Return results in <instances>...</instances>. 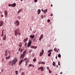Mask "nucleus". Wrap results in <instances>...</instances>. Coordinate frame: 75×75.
Masks as SVG:
<instances>
[{
  "instance_id": "f257e3e1",
  "label": "nucleus",
  "mask_w": 75,
  "mask_h": 75,
  "mask_svg": "<svg viewBox=\"0 0 75 75\" xmlns=\"http://www.w3.org/2000/svg\"><path fill=\"white\" fill-rule=\"evenodd\" d=\"M18 31H20V29H18V28L16 29V30H14V32L15 33V35L16 37L17 36L18 33V35H21L20 33L18 32Z\"/></svg>"
},
{
  "instance_id": "f03ea898",
  "label": "nucleus",
  "mask_w": 75,
  "mask_h": 75,
  "mask_svg": "<svg viewBox=\"0 0 75 75\" xmlns=\"http://www.w3.org/2000/svg\"><path fill=\"white\" fill-rule=\"evenodd\" d=\"M17 57H15L13 59L12 61V66L13 65V64L14 65H16V63L17 62Z\"/></svg>"
},
{
  "instance_id": "7ed1b4c3",
  "label": "nucleus",
  "mask_w": 75,
  "mask_h": 75,
  "mask_svg": "<svg viewBox=\"0 0 75 75\" xmlns=\"http://www.w3.org/2000/svg\"><path fill=\"white\" fill-rule=\"evenodd\" d=\"M8 53H9V55H10V51H9L8 52V50H6L5 52V55L6 57H7V56L8 55Z\"/></svg>"
},
{
  "instance_id": "20e7f679",
  "label": "nucleus",
  "mask_w": 75,
  "mask_h": 75,
  "mask_svg": "<svg viewBox=\"0 0 75 75\" xmlns=\"http://www.w3.org/2000/svg\"><path fill=\"white\" fill-rule=\"evenodd\" d=\"M8 6L9 7H16V3H14L13 4H9Z\"/></svg>"
},
{
  "instance_id": "39448f33",
  "label": "nucleus",
  "mask_w": 75,
  "mask_h": 75,
  "mask_svg": "<svg viewBox=\"0 0 75 75\" xmlns=\"http://www.w3.org/2000/svg\"><path fill=\"white\" fill-rule=\"evenodd\" d=\"M44 50H42V52H40V57H41V56L42 55V54H44Z\"/></svg>"
},
{
  "instance_id": "423d86ee",
  "label": "nucleus",
  "mask_w": 75,
  "mask_h": 75,
  "mask_svg": "<svg viewBox=\"0 0 75 75\" xmlns=\"http://www.w3.org/2000/svg\"><path fill=\"white\" fill-rule=\"evenodd\" d=\"M5 16V17H7V15L8 14V12L7 11H5L4 12Z\"/></svg>"
},
{
  "instance_id": "0eeeda50",
  "label": "nucleus",
  "mask_w": 75,
  "mask_h": 75,
  "mask_svg": "<svg viewBox=\"0 0 75 75\" xmlns=\"http://www.w3.org/2000/svg\"><path fill=\"white\" fill-rule=\"evenodd\" d=\"M4 24V22L3 21H0V27L1 26H3V24Z\"/></svg>"
},
{
  "instance_id": "6e6552de",
  "label": "nucleus",
  "mask_w": 75,
  "mask_h": 75,
  "mask_svg": "<svg viewBox=\"0 0 75 75\" xmlns=\"http://www.w3.org/2000/svg\"><path fill=\"white\" fill-rule=\"evenodd\" d=\"M16 24L17 25H18L20 24V22L18 21L17 20L16 21Z\"/></svg>"
},
{
  "instance_id": "1a4fd4ad",
  "label": "nucleus",
  "mask_w": 75,
  "mask_h": 75,
  "mask_svg": "<svg viewBox=\"0 0 75 75\" xmlns=\"http://www.w3.org/2000/svg\"><path fill=\"white\" fill-rule=\"evenodd\" d=\"M25 56V55H24V54H22L21 56L20 59H21L22 58V59H23V58H24Z\"/></svg>"
},
{
  "instance_id": "9d476101",
  "label": "nucleus",
  "mask_w": 75,
  "mask_h": 75,
  "mask_svg": "<svg viewBox=\"0 0 75 75\" xmlns=\"http://www.w3.org/2000/svg\"><path fill=\"white\" fill-rule=\"evenodd\" d=\"M6 35H4V36L3 38V40H4V41H5V40H6Z\"/></svg>"
},
{
  "instance_id": "9b49d317",
  "label": "nucleus",
  "mask_w": 75,
  "mask_h": 75,
  "mask_svg": "<svg viewBox=\"0 0 75 75\" xmlns=\"http://www.w3.org/2000/svg\"><path fill=\"white\" fill-rule=\"evenodd\" d=\"M28 62H29V60L28 59L27 61L25 62V65H27Z\"/></svg>"
},
{
  "instance_id": "f8f14e48",
  "label": "nucleus",
  "mask_w": 75,
  "mask_h": 75,
  "mask_svg": "<svg viewBox=\"0 0 75 75\" xmlns=\"http://www.w3.org/2000/svg\"><path fill=\"white\" fill-rule=\"evenodd\" d=\"M28 40V38H27L26 39H24V40L23 41L24 42H25Z\"/></svg>"
},
{
  "instance_id": "ddd939ff",
  "label": "nucleus",
  "mask_w": 75,
  "mask_h": 75,
  "mask_svg": "<svg viewBox=\"0 0 75 75\" xmlns=\"http://www.w3.org/2000/svg\"><path fill=\"white\" fill-rule=\"evenodd\" d=\"M27 51L26 50H25L24 52H23V54H22L23 55H25V54H26V52Z\"/></svg>"
},
{
  "instance_id": "4468645a",
  "label": "nucleus",
  "mask_w": 75,
  "mask_h": 75,
  "mask_svg": "<svg viewBox=\"0 0 75 75\" xmlns=\"http://www.w3.org/2000/svg\"><path fill=\"white\" fill-rule=\"evenodd\" d=\"M31 43H32V41L30 40L28 42V44H30V45H31Z\"/></svg>"
},
{
  "instance_id": "2eb2a0df",
  "label": "nucleus",
  "mask_w": 75,
  "mask_h": 75,
  "mask_svg": "<svg viewBox=\"0 0 75 75\" xmlns=\"http://www.w3.org/2000/svg\"><path fill=\"white\" fill-rule=\"evenodd\" d=\"M23 59H22V60L20 61L19 63V65H21V63L23 62Z\"/></svg>"
},
{
  "instance_id": "dca6fc26",
  "label": "nucleus",
  "mask_w": 75,
  "mask_h": 75,
  "mask_svg": "<svg viewBox=\"0 0 75 75\" xmlns=\"http://www.w3.org/2000/svg\"><path fill=\"white\" fill-rule=\"evenodd\" d=\"M38 12V14H40V13H41V10H40V9H39Z\"/></svg>"
},
{
  "instance_id": "f3484780",
  "label": "nucleus",
  "mask_w": 75,
  "mask_h": 75,
  "mask_svg": "<svg viewBox=\"0 0 75 75\" xmlns=\"http://www.w3.org/2000/svg\"><path fill=\"white\" fill-rule=\"evenodd\" d=\"M40 69H42L41 71H43V70H44V67H43L42 66L41 67H40Z\"/></svg>"
},
{
  "instance_id": "a211bd4d",
  "label": "nucleus",
  "mask_w": 75,
  "mask_h": 75,
  "mask_svg": "<svg viewBox=\"0 0 75 75\" xmlns=\"http://www.w3.org/2000/svg\"><path fill=\"white\" fill-rule=\"evenodd\" d=\"M10 58V56H9L8 57H6V60H7V59H9V58Z\"/></svg>"
},
{
  "instance_id": "6ab92c4d",
  "label": "nucleus",
  "mask_w": 75,
  "mask_h": 75,
  "mask_svg": "<svg viewBox=\"0 0 75 75\" xmlns=\"http://www.w3.org/2000/svg\"><path fill=\"white\" fill-rule=\"evenodd\" d=\"M52 50H49L48 51V53H50V52H52Z\"/></svg>"
},
{
  "instance_id": "aec40b11",
  "label": "nucleus",
  "mask_w": 75,
  "mask_h": 75,
  "mask_svg": "<svg viewBox=\"0 0 75 75\" xmlns=\"http://www.w3.org/2000/svg\"><path fill=\"white\" fill-rule=\"evenodd\" d=\"M30 37L31 38H34V35L31 36V35H30Z\"/></svg>"
},
{
  "instance_id": "412c9836",
  "label": "nucleus",
  "mask_w": 75,
  "mask_h": 75,
  "mask_svg": "<svg viewBox=\"0 0 75 75\" xmlns=\"http://www.w3.org/2000/svg\"><path fill=\"white\" fill-rule=\"evenodd\" d=\"M47 9H46V10L43 11H44V12L45 14H46V12H45V11H46V12H47Z\"/></svg>"
},
{
  "instance_id": "4be33fe9",
  "label": "nucleus",
  "mask_w": 75,
  "mask_h": 75,
  "mask_svg": "<svg viewBox=\"0 0 75 75\" xmlns=\"http://www.w3.org/2000/svg\"><path fill=\"white\" fill-rule=\"evenodd\" d=\"M51 55V52H50L48 54V55L49 57H50Z\"/></svg>"
},
{
  "instance_id": "5701e85b",
  "label": "nucleus",
  "mask_w": 75,
  "mask_h": 75,
  "mask_svg": "<svg viewBox=\"0 0 75 75\" xmlns=\"http://www.w3.org/2000/svg\"><path fill=\"white\" fill-rule=\"evenodd\" d=\"M53 66H54V67H55V62H53Z\"/></svg>"
},
{
  "instance_id": "b1692460",
  "label": "nucleus",
  "mask_w": 75,
  "mask_h": 75,
  "mask_svg": "<svg viewBox=\"0 0 75 75\" xmlns=\"http://www.w3.org/2000/svg\"><path fill=\"white\" fill-rule=\"evenodd\" d=\"M25 47H27V42H26L25 43Z\"/></svg>"
},
{
  "instance_id": "393cba45",
  "label": "nucleus",
  "mask_w": 75,
  "mask_h": 75,
  "mask_svg": "<svg viewBox=\"0 0 75 75\" xmlns=\"http://www.w3.org/2000/svg\"><path fill=\"white\" fill-rule=\"evenodd\" d=\"M42 64H43L44 65L45 64V62H41Z\"/></svg>"
},
{
  "instance_id": "a878e982",
  "label": "nucleus",
  "mask_w": 75,
  "mask_h": 75,
  "mask_svg": "<svg viewBox=\"0 0 75 75\" xmlns=\"http://www.w3.org/2000/svg\"><path fill=\"white\" fill-rule=\"evenodd\" d=\"M30 46H31V45H30L29 44H28V45H27L28 48H29V47H30Z\"/></svg>"
},
{
  "instance_id": "bb28decb",
  "label": "nucleus",
  "mask_w": 75,
  "mask_h": 75,
  "mask_svg": "<svg viewBox=\"0 0 75 75\" xmlns=\"http://www.w3.org/2000/svg\"><path fill=\"white\" fill-rule=\"evenodd\" d=\"M19 46L20 47H21V46H22V44L20 43L19 45Z\"/></svg>"
},
{
  "instance_id": "cd10ccee",
  "label": "nucleus",
  "mask_w": 75,
  "mask_h": 75,
  "mask_svg": "<svg viewBox=\"0 0 75 75\" xmlns=\"http://www.w3.org/2000/svg\"><path fill=\"white\" fill-rule=\"evenodd\" d=\"M28 59V58H25L24 59H23L24 61H26V60H27Z\"/></svg>"
},
{
  "instance_id": "c85d7f7f",
  "label": "nucleus",
  "mask_w": 75,
  "mask_h": 75,
  "mask_svg": "<svg viewBox=\"0 0 75 75\" xmlns=\"http://www.w3.org/2000/svg\"><path fill=\"white\" fill-rule=\"evenodd\" d=\"M22 11V10H21L20 9L19 10L18 12V14H19V12H20V11Z\"/></svg>"
},
{
  "instance_id": "c756f323",
  "label": "nucleus",
  "mask_w": 75,
  "mask_h": 75,
  "mask_svg": "<svg viewBox=\"0 0 75 75\" xmlns=\"http://www.w3.org/2000/svg\"><path fill=\"white\" fill-rule=\"evenodd\" d=\"M58 57H59V58H61V54H58Z\"/></svg>"
},
{
  "instance_id": "7c9ffc66",
  "label": "nucleus",
  "mask_w": 75,
  "mask_h": 75,
  "mask_svg": "<svg viewBox=\"0 0 75 75\" xmlns=\"http://www.w3.org/2000/svg\"><path fill=\"white\" fill-rule=\"evenodd\" d=\"M36 60H37V59H36L34 58L33 59V62H35V61H36Z\"/></svg>"
},
{
  "instance_id": "2f4dec72",
  "label": "nucleus",
  "mask_w": 75,
  "mask_h": 75,
  "mask_svg": "<svg viewBox=\"0 0 75 75\" xmlns=\"http://www.w3.org/2000/svg\"><path fill=\"white\" fill-rule=\"evenodd\" d=\"M47 69H48L49 71V70H50V67H47Z\"/></svg>"
},
{
  "instance_id": "473e14b6",
  "label": "nucleus",
  "mask_w": 75,
  "mask_h": 75,
  "mask_svg": "<svg viewBox=\"0 0 75 75\" xmlns=\"http://www.w3.org/2000/svg\"><path fill=\"white\" fill-rule=\"evenodd\" d=\"M37 48V47L36 46H33V48H34V49H36V48Z\"/></svg>"
},
{
  "instance_id": "72a5a7b5",
  "label": "nucleus",
  "mask_w": 75,
  "mask_h": 75,
  "mask_svg": "<svg viewBox=\"0 0 75 75\" xmlns=\"http://www.w3.org/2000/svg\"><path fill=\"white\" fill-rule=\"evenodd\" d=\"M32 51H33V50H32V49L30 50L29 52V53H30V52H31Z\"/></svg>"
},
{
  "instance_id": "f704fd0d",
  "label": "nucleus",
  "mask_w": 75,
  "mask_h": 75,
  "mask_svg": "<svg viewBox=\"0 0 75 75\" xmlns=\"http://www.w3.org/2000/svg\"><path fill=\"white\" fill-rule=\"evenodd\" d=\"M16 74V75H17V74H18V71H15Z\"/></svg>"
},
{
  "instance_id": "c9c22d12",
  "label": "nucleus",
  "mask_w": 75,
  "mask_h": 75,
  "mask_svg": "<svg viewBox=\"0 0 75 75\" xmlns=\"http://www.w3.org/2000/svg\"><path fill=\"white\" fill-rule=\"evenodd\" d=\"M41 37L42 38H43V34H42L41 35V37Z\"/></svg>"
},
{
  "instance_id": "e433bc0d",
  "label": "nucleus",
  "mask_w": 75,
  "mask_h": 75,
  "mask_svg": "<svg viewBox=\"0 0 75 75\" xmlns=\"http://www.w3.org/2000/svg\"><path fill=\"white\" fill-rule=\"evenodd\" d=\"M38 64H42L41 62H38Z\"/></svg>"
},
{
  "instance_id": "4c0bfd02",
  "label": "nucleus",
  "mask_w": 75,
  "mask_h": 75,
  "mask_svg": "<svg viewBox=\"0 0 75 75\" xmlns=\"http://www.w3.org/2000/svg\"><path fill=\"white\" fill-rule=\"evenodd\" d=\"M41 39H42V38H41L40 37L39 39V40H40V41H41Z\"/></svg>"
},
{
  "instance_id": "58836bf2",
  "label": "nucleus",
  "mask_w": 75,
  "mask_h": 75,
  "mask_svg": "<svg viewBox=\"0 0 75 75\" xmlns=\"http://www.w3.org/2000/svg\"><path fill=\"white\" fill-rule=\"evenodd\" d=\"M21 75H25V74H24V73H22L21 74Z\"/></svg>"
},
{
  "instance_id": "ea45409f",
  "label": "nucleus",
  "mask_w": 75,
  "mask_h": 75,
  "mask_svg": "<svg viewBox=\"0 0 75 75\" xmlns=\"http://www.w3.org/2000/svg\"><path fill=\"white\" fill-rule=\"evenodd\" d=\"M58 65L59 66L60 65V62H59V61L58 62Z\"/></svg>"
},
{
  "instance_id": "a19ab883",
  "label": "nucleus",
  "mask_w": 75,
  "mask_h": 75,
  "mask_svg": "<svg viewBox=\"0 0 75 75\" xmlns=\"http://www.w3.org/2000/svg\"><path fill=\"white\" fill-rule=\"evenodd\" d=\"M34 47V46H31L30 47L31 48H33Z\"/></svg>"
},
{
  "instance_id": "79ce46f5",
  "label": "nucleus",
  "mask_w": 75,
  "mask_h": 75,
  "mask_svg": "<svg viewBox=\"0 0 75 75\" xmlns=\"http://www.w3.org/2000/svg\"><path fill=\"white\" fill-rule=\"evenodd\" d=\"M49 73H51V72H52V71H50V69L49 70Z\"/></svg>"
},
{
  "instance_id": "37998d69",
  "label": "nucleus",
  "mask_w": 75,
  "mask_h": 75,
  "mask_svg": "<svg viewBox=\"0 0 75 75\" xmlns=\"http://www.w3.org/2000/svg\"><path fill=\"white\" fill-rule=\"evenodd\" d=\"M1 17H4V16L2 14L1 15Z\"/></svg>"
},
{
  "instance_id": "c03bdc74",
  "label": "nucleus",
  "mask_w": 75,
  "mask_h": 75,
  "mask_svg": "<svg viewBox=\"0 0 75 75\" xmlns=\"http://www.w3.org/2000/svg\"><path fill=\"white\" fill-rule=\"evenodd\" d=\"M47 21H48V22H50V19H48V20H47Z\"/></svg>"
},
{
  "instance_id": "a18cd8bd",
  "label": "nucleus",
  "mask_w": 75,
  "mask_h": 75,
  "mask_svg": "<svg viewBox=\"0 0 75 75\" xmlns=\"http://www.w3.org/2000/svg\"><path fill=\"white\" fill-rule=\"evenodd\" d=\"M1 37H3V33H2V34L1 35Z\"/></svg>"
},
{
  "instance_id": "49530a36",
  "label": "nucleus",
  "mask_w": 75,
  "mask_h": 75,
  "mask_svg": "<svg viewBox=\"0 0 75 75\" xmlns=\"http://www.w3.org/2000/svg\"><path fill=\"white\" fill-rule=\"evenodd\" d=\"M35 2H37V0H34Z\"/></svg>"
},
{
  "instance_id": "de8ad7c7",
  "label": "nucleus",
  "mask_w": 75,
  "mask_h": 75,
  "mask_svg": "<svg viewBox=\"0 0 75 75\" xmlns=\"http://www.w3.org/2000/svg\"><path fill=\"white\" fill-rule=\"evenodd\" d=\"M18 19H19V20H20V16H18Z\"/></svg>"
},
{
  "instance_id": "09e8293b",
  "label": "nucleus",
  "mask_w": 75,
  "mask_h": 75,
  "mask_svg": "<svg viewBox=\"0 0 75 75\" xmlns=\"http://www.w3.org/2000/svg\"><path fill=\"white\" fill-rule=\"evenodd\" d=\"M4 31V30H2V34H3V31Z\"/></svg>"
},
{
  "instance_id": "8fccbe9b",
  "label": "nucleus",
  "mask_w": 75,
  "mask_h": 75,
  "mask_svg": "<svg viewBox=\"0 0 75 75\" xmlns=\"http://www.w3.org/2000/svg\"><path fill=\"white\" fill-rule=\"evenodd\" d=\"M41 16L42 18V19H43V16L42 15Z\"/></svg>"
},
{
  "instance_id": "3c124183",
  "label": "nucleus",
  "mask_w": 75,
  "mask_h": 75,
  "mask_svg": "<svg viewBox=\"0 0 75 75\" xmlns=\"http://www.w3.org/2000/svg\"><path fill=\"white\" fill-rule=\"evenodd\" d=\"M35 38L33 40V42H35Z\"/></svg>"
},
{
  "instance_id": "603ef678",
  "label": "nucleus",
  "mask_w": 75,
  "mask_h": 75,
  "mask_svg": "<svg viewBox=\"0 0 75 75\" xmlns=\"http://www.w3.org/2000/svg\"><path fill=\"white\" fill-rule=\"evenodd\" d=\"M21 50V49L20 48H19V49H18V51H20Z\"/></svg>"
},
{
  "instance_id": "864d4df0",
  "label": "nucleus",
  "mask_w": 75,
  "mask_h": 75,
  "mask_svg": "<svg viewBox=\"0 0 75 75\" xmlns=\"http://www.w3.org/2000/svg\"><path fill=\"white\" fill-rule=\"evenodd\" d=\"M29 66H30V67H31V66H32V64H29Z\"/></svg>"
},
{
  "instance_id": "5fc2aeb1",
  "label": "nucleus",
  "mask_w": 75,
  "mask_h": 75,
  "mask_svg": "<svg viewBox=\"0 0 75 75\" xmlns=\"http://www.w3.org/2000/svg\"><path fill=\"white\" fill-rule=\"evenodd\" d=\"M51 16H53V14H52V13L51 14Z\"/></svg>"
},
{
  "instance_id": "6e6d98bb",
  "label": "nucleus",
  "mask_w": 75,
  "mask_h": 75,
  "mask_svg": "<svg viewBox=\"0 0 75 75\" xmlns=\"http://www.w3.org/2000/svg\"><path fill=\"white\" fill-rule=\"evenodd\" d=\"M38 69L39 70H40V69H41L40 68V67H39L38 68Z\"/></svg>"
},
{
  "instance_id": "4d7b16f0",
  "label": "nucleus",
  "mask_w": 75,
  "mask_h": 75,
  "mask_svg": "<svg viewBox=\"0 0 75 75\" xmlns=\"http://www.w3.org/2000/svg\"><path fill=\"white\" fill-rule=\"evenodd\" d=\"M21 52H23V50L22 49H21Z\"/></svg>"
},
{
  "instance_id": "13d9d810",
  "label": "nucleus",
  "mask_w": 75,
  "mask_h": 75,
  "mask_svg": "<svg viewBox=\"0 0 75 75\" xmlns=\"http://www.w3.org/2000/svg\"><path fill=\"white\" fill-rule=\"evenodd\" d=\"M56 67H57V68H58V65H56Z\"/></svg>"
},
{
  "instance_id": "bf43d9fd",
  "label": "nucleus",
  "mask_w": 75,
  "mask_h": 75,
  "mask_svg": "<svg viewBox=\"0 0 75 75\" xmlns=\"http://www.w3.org/2000/svg\"><path fill=\"white\" fill-rule=\"evenodd\" d=\"M21 69H20L19 72H21Z\"/></svg>"
},
{
  "instance_id": "052dcab7",
  "label": "nucleus",
  "mask_w": 75,
  "mask_h": 75,
  "mask_svg": "<svg viewBox=\"0 0 75 75\" xmlns=\"http://www.w3.org/2000/svg\"><path fill=\"white\" fill-rule=\"evenodd\" d=\"M32 67H33V68H34V65H32Z\"/></svg>"
},
{
  "instance_id": "680f3d73",
  "label": "nucleus",
  "mask_w": 75,
  "mask_h": 75,
  "mask_svg": "<svg viewBox=\"0 0 75 75\" xmlns=\"http://www.w3.org/2000/svg\"><path fill=\"white\" fill-rule=\"evenodd\" d=\"M56 59H57V56L56 57Z\"/></svg>"
},
{
  "instance_id": "e2e57ef3",
  "label": "nucleus",
  "mask_w": 75,
  "mask_h": 75,
  "mask_svg": "<svg viewBox=\"0 0 75 75\" xmlns=\"http://www.w3.org/2000/svg\"><path fill=\"white\" fill-rule=\"evenodd\" d=\"M43 17H44V18H45V15L43 16Z\"/></svg>"
},
{
  "instance_id": "0e129e2a",
  "label": "nucleus",
  "mask_w": 75,
  "mask_h": 75,
  "mask_svg": "<svg viewBox=\"0 0 75 75\" xmlns=\"http://www.w3.org/2000/svg\"><path fill=\"white\" fill-rule=\"evenodd\" d=\"M54 51H56V49H55V48L54 49Z\"/></svg>"
},
{
  "instance_id": "69168bd1",
  "label": "nucleus",
  "mask_w": 75,
  "mask_h": 75,
  "mask_svg": "<svg viewBox=\"0 0 75 75\" xmlns=\"http://www.w3.org/2000/svg\"><path fill=\"white\" fill-rule=\"evenodd\" d=\"M51 7H52V6H53L52 4H51Z\"/></svg>"
},
{
  "instance_id": "338daca9",
  "label": "nucleus",
  "mask_w": 75,
  "mask_h": 75,
  "mask_svg": "<svg viewBox=\"0 0 75 75\" xmlns=\"http://www.w3.org/2000/svg\"><path fill=\"white\" fill-rule=\"evenodd\" d=\"M28 68H29V67H30V65H29L28 66Z\"/></svg>"
},
{
  "instance_id": "774afa93",
  "label": "nucleus",
  "mask_w": 75,
  "mask_h": 75,
  "mask_svg": "<svg viewBox=\"0 0 75 75\" xmlns=\"http://www.w3.org/2000/svg\"><path fill=\"white\" fill-rule=\"evenodd\" d=\"M62 72H61L60 73V74H62Z\"/></svg>"
}]
</instances>
